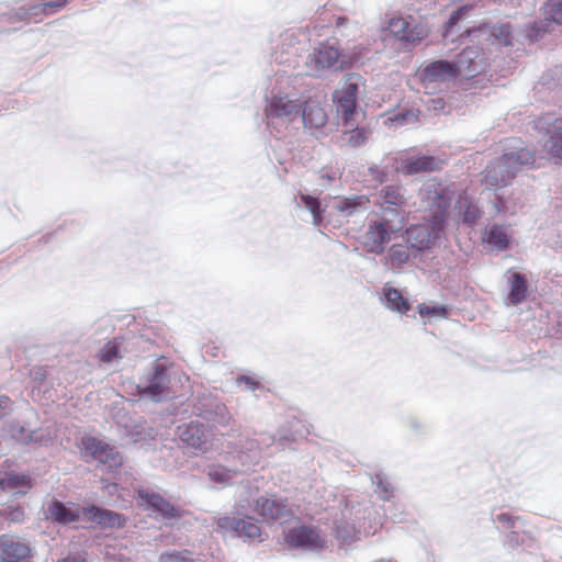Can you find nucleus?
Masks as SVG:
<instances>
[{
	"mask_svg": "<svg viewBox=\"0 0 562 562\" xmlns=\"http://www.w3.org/2000/svg\"><path fill=\"white\" fill-rule=\"evenodd\" d=\"M296 78L279 74L270 79L265 91V115L268 125L291 124L300 117L303 95L295 86Z\"/></svg>",
	"mask_w": 562,
	"mask_h": 562,
	"instance_id": "1",
	"label": "nucleus"
},
{
	"mask_svg": "<svg viewBox=\"0 0 562 562\" xmlns=\"http://www.w3.org/2000/svg\"><path fill=\"white\" fill-rule=\"evenodd\" d=\"M520 144L519 139H508L505 153L486 166L482 180L486 189L496 190L510 184L521 166L535 162V154Z\"/></svg>",
	"mask_w": 562,
	"mask_h": 562,
	"instance_id": "2",
	"label": "nucleus"
},
{
	"mask_svg": "<svg viewBox=\"0 0 562 562\" xmlns=\"http://www.w3.org/2000/svg\"><path fill=\"white\" fill-rule=\"evenodd\" d=\"M261 451L252 439L245 440L239 449L229 451L225 457V464H214L207 468V477L215 484L226 486L236 477L259 463Z\"/></svg>",
	"mask_w": 562,
	"mask_h": 562,
	"instance_id": "3",
	"label": "nucleus"
},
{
	"mask_svg": "<svg viewBox=\"0 0 562 562\" xmlns=\"http://www.w3.org/2000/svg\"><path fill=\"white\" fill-rule=\"evenodd\" d=\"M458 191L459 189L454 183L429 179L419 189L420 205L430 212L431 218H440L446 223L448 207Z\"/></svg>",
	"mask_w": 562,
	"mask_h": 562,
	"instance_id": "4",
	"label": "nucleus"
},
{
	"mask_svg": "<svg viewBox=\"0 0 562 562\" xmlns=\"http://www.w3.org/2000/svg\"><path fill=\"white\" fill-rule=\"evenodd\" d=\"M417 76L426 93H437L448 89L460 75L452 61L440 59L425 65Z\"/></svg>",
	"mask_w": 562,
	"mask_h": 562,
	"instance_id": "5",
	"label": "nucleus"
},
{
	"mask_svg": "<svg viewBox=\"0 0 562 562\" xmlns=\"http://www.w3.org/2000/svg\"><path fill=\"white\" fill-rule=\"evenodd\" d=\"M362 86V78L357 74L347 75L333 94V101L336 104L338 114L345 121V124L353 125L357 116L360 115L357 109V97L359 88Z\"/></svg>",
	"mask_w": 562,
	"mask_h": 562,
	"instance_id": "6",
	"label": "nucleus"
},
{
	"mask_svg": "<svg viewBox=\"0 0 562 562\" xmlns=\"http://www.w3.org/2000/svg\"><path fill=\"white\" fill-rule=\"evenodd\" d=\"M403 215L395 214V218L387 217V213L382 214L379 221L369 225L363 236L364 248L374 254L382 252L385 244L391 241L403 228Z\"/></svg>",
	"mask_w": 562,
	"mask_h": 562,
	"instance_id": "7",
	"label": "nucleus"
},
{
	"mask_svg": "<svg viewBox=\"0 0 562 562\" xmlns=\"http://www.w3.org/2000/svg\"><path fill=\"white\" fill-rule=\"evenodd\" d=\"M306 74L312 77H322L326 71L340 70L344 60H340L339 48L329 42L319 43L305 61Z\"/></svg>",
	"mask_w": 562,
	"mask_h": 562,
	"instance_id": "8",
	"label": "nucleus"
},
{
	"mask_svg": "<svg viewBox=\"0 0 562 562\" xmlns=\"http://www.w3.org/2000/svg\"><path fill=\"white\" fill-rule=\"evenodd\" d=\"M535 127L547 135L543 150L549 159L562 164V117L546 114L535 121Z\"/></svg>",
	"mask_w": 562,
	"mask_h": 562,
	"instance_id": "9",
	"label": "nucleus"
},
{
	"mask_svg": "<svg viewBox=\"0 0 562 562\" xmlns=\"http://www.w3.org/2000/svg\"><path fill=\"white\" fill-rule=\"evenodd\" d=\"M443 220H428L406 229L405 239L411 248L424 250L434 245L445 231Z\"/></svg>",
	"mask_w": 562,
	"mask_h": 562,
	"instance_id": "10",
	"label": "nucleus"
},
{
	"mask_svg": "<svg viewBox=\"0 0 562 562\" xmlns=\"http://www.w3.org/2000/svg\"><path fill=\"white\" fill-rule=\"evenodd\" d=\"M179 437L183 443L192 448L196 453L204 454L218 449L214 432L198 422H191L179 427Z\"/></svg>",
	"mask_w": 562,
	"mask_h": 562,
	"instance_id": "11",
	"label": "nucleus"
},
{
	"mask_svg": "<svg viewBox=\"0 0 562 562\" xmlns=\"http://www.w3.org/2000/svg\"><path fill=\"white\" fill-rule=\"evenodd\" d=\"M80 451L85 457H90L98 463L109 468L121 465L122 458L114 447L94 437H83L81 439Z\"/></svg>",
	"mask_w": 562,
	"mask_h": 562,
	"instance_id": "12",
	"label": "nucleus"
},
{
	"mask_svg": "<svg viewBox=\"0 0 562 562\" xmlns=\"http://www.w3.org/2000/svg\"><path fill=\"white\" fill-rule=\"evenodd\" d=\"M300 116L302 117L304 127L313 134L323 133V128L328 121L323 101L317 97H308L303 98Z\"/></svg>",
	"mask_w": 562,
	"mask_h": 562,
	"instance_id": "13",
	"label": "nucleus"
},
{
	"mask_svg": "<svg viewBox=\"0 0 562 562\" xmlns=\"http://www.w3.org/2000/svg\"><path fill=\"white\" fill-rule=\"evenodd\" d=\"M285 541L291 547L305 550H318L326 547L325 538L315 528L299 526L285 533Z\"/></svg>",
	"mask_w": 562,
	"mask_h": 562,
	"instance_id": "14",
	"label": "nucleus"
},
{
	"mask_svg": "<svg viewBox=\"0 0 562 562\" xmlns=\"http://www.w3.org/2000/svg\"><path fill=\"white\" fill-rule=\"evenodd\" d=\"M48 516L64 525L87 522L86 507H81L75 503H61L52 501L47 506Z\"/></svg>",
	"mask_w": 562,
	"mask_h": 562,
	"instance_id": "15",
	"label": "nucleus"
},
{
	"mask_svg": "<svg viewBox=\"0 0 562 562\" xmlns=\"http://www.w3.org/2000/svg\"><path fill=\"white\" fill-rule=\"evenodd\" d=\"M217 529L225 535L233 533L248 539H259L261 537L260 527L251 518L223 516L217 519Z\"/></svg>",
	"mask_w": 562,
	"mask_h": 562,
	"instance_id": "16",
	"label": "nucleus"
},
{
	"mask_svg": "<svg viewBox=\"0 0 562 562\" xmlns=\"http://www.w3.org/2000/svg\"><path fill=\"white\" fill-rule=\"evenodd\" d=\"M544 21L535 22L527 29L526 36L531 41H538L541 35L549 32L551 22L562 25V0H547L543 5Z\"/></svg>",
	"mask_w": 562,
	"mask_h": 562,
	"instance_id": "17",
	"label": "nucleus"
},
{
	"mask_svg": "<svg viewBox=\"0 0 562 562\" xmlns=\"http://www.w3.org/2000/svg\"><path fill=\"white\" fill-rule=\"evenodd\" d=\"M139 506L146 510H151L164 519H172L179 517V510L167 502L161 495L148 491H138Z\"/></svg>",
	"mask_w": 562,
	"mask_h": 562,
	"instance_id": "18",
	"label": "nucleus"
},
{
	"mask_svg": "<svg viewBox=\"0 0 562 562\" xmlns=\"http://www.w3.org/2000/svg\"><path fill=\"white\" fill-rule=\"evenodd\" d=\"M395 169L406 176L439 169V160L426 155L402 156L396 159Z\"/></svg>",
	"mask_w": 562,
	"mask_h": 562,
	"instance_id": "19",
	"label": "nucleus"
},
{
	"mask_svg": "<svg viewBox=\"0 0 562 562\" xmlns=\"http://www.w3.org/2000/svg\"><path fill=\"white\" fill-rule=\"evenodd\" d=\"M31 557V547L27 542L13 536L0 538V558L5 562H18Z\"/></svg>",
	"mask_w": 562,
	"mask_h": 562,
	"instance_id": "20",
	"label": "nucleus"
},
{
	"mask_svg": "<svg viewBox=\"0 0 562 562\" xmlns=\"http://www.w3.org/2000/svg\"><path fill=\"white\" fill-rule=\"evenodd\" d=\"M382 214L387 213V217L395 218V214L401 215L396 207H403L406 204L405 189L401 186H386L380 192Z\"/></svg>",
	"mask_w": 562,
	"mask_h": 562,
	"instance_id": "21",
	"label": "nucleus"
},
{
	"mask_svg": "<svg viewBox=\"0 0 562 562\" xmlns=\"http://www.w3.org/2000/svg\"><path fill=\"white\" fill-rule=\"evenodd\" d=\"M387 30L398 41L406 43H416L426 36L423 27H411V23L405 18H392L389 21Z\"/></svg>",
	"mask_w": 562,
	"mask_h": 562,
	"instance_id": "22",
	"label": "nucleus"
},
{
	"mask_svg": "<svg viewBox=\"0 0 562 562\" xmlns=\"http://www.w3.org/2000/svg\"><path fill=\"white\" fill-rule=\"evenodd\" d=\"M460 76L471 77L482 70L483 57L476 47H467L452 61Z\"/></svg>",
	"mask_w": 562,
	"mask_h": 562,
	"instance_id": "23",
	"label": "nucleus"
},
{
	"mask_svg": "<svg viewBox=\"0 0 562 562\" xmlns=\"http://www.w3.org/2000/svg\"><path fill=\"white\" fill-rule=\"evenodd\" d=\"M255 512L265 520H274L289 513L286 505L276 497L261 496L256 501Z\"/></svg>",
	"mask_w": 562,
	"mask_h": 562,
	"instance_id": "24",
	"label": "nucleus"
},
{
	"mask_svg": "<svg viewBox=\"0 0 562 562\" xmlns=\"http://www.w3.org/2000/svg\"><path fill=\"white\" fill-rule=\"evenodd\" d=\"M369 201L364 196L334 199L328 205L330 213L335 212L344 218L363 212L368 209Z\"/></svg>",
	"mask_w": 562,
	"mask_h": 562,
	"instance_id": "25",
	"label": "nucleus"
},
{
	"mask_svg": "<svg viewBox=\"0 0 562 562\" xmlns=\"http://www.w3.org/2000/svg\"><path fill=\"white\" fill-rule=\"evenodd\" d=\"M512 232L509 226L493 224L486 227L483 234V241L494 250H505L510 241Z\"/></svg>",
	"mask_w": 562,
	"mask_h": 562,
	"instance_id": "26",
	"label": "nucleus"
},
{
	"mask_svg": "<svg viewBox=\"0 0 562 562\" xmlns=\"http://www.w3.org/2000/svg\"><path fill=\"white\" fill-rule=\"evenodd\" d=\"M86 514H88L87 522H97L110 528H119L124 525V519L121 515L95 506L86 507Z\"/></svg>",
	"mask_w": 562,
	"mask_h": 562,
	"instance_id": "27",
	"label": "nucleus"
},
{
	"mask_svg": "<svg viewBox=\"0 0 562 562\" xmlns=\"http://www.w3.org/2000/svg\"><path fill=\"white\" fill-rule=\"evenodd\" d=\"M457 215L462 218L463 223L472 225L481 217V210L473 203L471 198L467 194H459L454 205Z\"/></svg>",
	"mask_w": 562,
	"mask_h": 562,
	"instance_id": "28",
	"label": "nucleus"
},
{
	"mask_svg": "<svg viewBox=\"0 0 562 562\" xmlns=\"http://www.w3.org/2000/svg\"><path fill=\"white\" fill-rule=\"evenodd\" d=\"M66 3H67V0H52V1L43 2V3L34 4V5L30 7L29 9L20 8L18 14L21 20L32 19L40 14L47 15V14H52V13L59 11L63 7L66 5Z\"/></svg>",
	"mask_w": 562,
	"mask_h": 562,
	"instance_id": "29",
	"label": "nucleus"
},
{
	"mask_svg": "<svg viewBox=\"0 0 562 562\" xmlns=\"http://www.w3.org/2000/svg\"><path fill=\"white\" fill-rule=\"evenodd\" d=\"M468 36H476V34L485 35L491 34L495 37L499 43L504 45H512V37L513 32L512 27L507 23H502L498 25L493 26L492 30H490L486 26H480L479 29L473 30H467Z\"/></svg>",
	"mask_w": 562,
	"mask_h": 562,
	"instance_id": "30",
	"label": "nucleus"
},
{
	"mask_svg": "<svg viewBox=\"0 0 562 562\" xmlns=\"http://www.w3.org/2000/svg\"><path fill=\"white\" fill-rule=\"evenodd\" d=\"M0 487L14 491L16 494H25L32 487V481L26 474H9L0 479Z\"/></svg>",
	"mask_w": 562,
	"mask_h": 562,
	"instance_id": "31",
	"label": "nucleus"
},
{
	"mask_svg": "<svg viewBox=\"0 0 562 562\" xmlns=\"http://www.w3.org/2000/svg\"><path fill=\"white\" fill-rule=\"evenodd\" d=\"M167 381L164 372H156L153 382L140 389L139 393L144 397L153 401H159L166 393Z\"/></svg>",
	"mask_w": 562,
	"mask_h": 562,
	"instance_id": "32",
	"label": "nucleus"
},
{
	"mask_svg": "<svg viewBox=\"0 0 562 562\" xmlns=\"http://www.w3.org/2000/svg\"><path fill=\"white\" fill-rule=\"evenodd\" d=\"M348 127H350V130H347L342 136H341V143L342 145H347V146H350V147H359L361 145H363L368 138H369V133L368 131H366L363 127H358L356 125V122L353 123V125L351 126L350 124H346Z\"/></svg>",
	"mask_w": 562,
	"mask_h": 562,
	"instance_id": "33",
	"label": "nucleus"
},
{
	"mask_svg": "<svg viewBox=\"0 0 562 562\" xmlns=\"http://www.w3.org/2000/svg\"><path fill=\"white\" fill-rule=\"evenodd\" d=\"M299 205L304 206L313 216V224L319 226L324 220L325 207H322L321 202L317 198L310 194H300Z\"/></svg>",
	"mask_w": 562,
	"mask_h": 562,
	"instance_id": "34",
	"label": "nucleus"
},
{
	"mask_svg": "<svg viewBox=\"0 0 562 562\" xmlns=\"http://www.w3.org/2000/svg\"><path fill=\"white\" fill-rule=\"evenodd\" d=\"M384 304L387 308L396 311L401 314L409 310L408 302L402 296V293L396 289L387 288L384 290Z\"/></svg>",
	"mask_w": 562,
	"mask_h": 562,
	"instance_id": "35",
	"label": "nucleus"
},
{
	"mask_svg": "<svg viewBox=\"0 0 562 562\" xmlns=\"http://www.w3.org/2000/svg\"><path fill=\"white\" fill-rule=\"evenodd\" d=\"M335 536L342 543L347 544L358 539V532L348 522H336Z\"/></svg>",
	"mask_w": 562,
	"mask_h": 562,
	"instance_id": "36",
	"label": "nucleus"
},
{
	"mask_svg": "<svg viewBox=\"0 0 562 562\" xmlns=\"http://www.w3.org/2000/svg\"><path fill=\"white\" fill-rule=\"evenodd\" d=\"M409 254L407 248L396 245L393 246L389 254V266L391 269H397L408 260Z\"/></svg>",
	"mask_w": 562,
	"mask_h": 562,
	"instance_id": "37",
	"label": "nucleus"
},
{
	"mask_svg": "<svg viewBox=\"0 0 562 562\" xmlns=\"http://www.w3.org/2000/svg\"><path fill=\"white\" fill-rule=\"evenodd\" d=\"M100 359L103 362H114L115 360L122 358L121 353V345L116 340L108 342L101 350H100Z\"/></svg>",
	"mask_w": 562,
	"mask_h": 562,
	"instance_id": "38",
	"label": "nucleus"
},
{
	"mask_svg": "<svg viewBox=\"0 0 562 562\" xmlns=\"http://www.w3.org/2000/svg\"><path fill=\"white\" fill-rule=\"evenodd\" d=\"M372 483L376 486L375 493L384 501H387L393 495V487L391 483L387 481L385 475L383 474H376L372 479Z\"/></svg>",
	"mask_w": 562,
	"mask_h": 562,
	"instance_id": "39",
	"label": "nucleus"
},
{
	"mask_svg": "<svg viewBox=\"0 0 562 562\" xmlns=\"http://www.w3.org/2000/svg\"><path fill=\"white\" fill-rule=\"evenodd\" d=\"M416 120L417 116L414 112L403 111L385 119L384 124L397 127L409 123H414Z\"/></svg>",
	"mask_w": 562,
	"mask_h": 562,
	"instance_id": "40",
	"label": "nucleus"
},
{
	"mask_svg": "<svg viewBox=\"0 0 562 562\" xmlns=\"http://www.w3.org/2000/svg\"><path fill=\"white\" fill-rule=\"evenodd\" d=\"M527 294L526 283H513L510 293L505 300L506 305H516L522 302Z\"/></svg>",
	"mask_w": 562,
	"mask_h": 562,
	"instance_id": "41",
	"label": "nucleus"
},
{
	"mask_svg": "<svg viewBox=\"0 0 562 562\" xmlns=\"http://www.w3.org/2000/svg\"><path fill=\"white\" fill-rule=\"evenodd\" d=\"M0 517L9 520L10 522L20 524L25 518V513L22 507L19 506H10L2 510H0Z\"/></svg>",
	"mask_w": 562,
	"mask_h": 562,
	"instance_id": "42",
	"label": "nucleus"
},
{
	"mask_svg": "<svg viewBox=\"0 0 562 562\" xmlns=\"http://www.w3.org/2000/svg\"><path fill=\"white\" fill-rule=\"evenodd\" d=\"M418 313L422 317L434 316V317H445L446 316V307L441 305H418Z\"/></svg>",
	"mask_w": 562,
	"mask_h": 562,
	"instance_id": "43",
	"label": "nucleus"
},
{
	"mask_svg": "<svg viewBox=\"0 0 562 562\" xmlns=\"http://www.w3.org/2000/svg\"><path fill=\"white\" fill-rule=\"evenodd\" d=\"M12 437L20 442H30L40 440V436L37 431H31L29 434L25 432L23 427H16L12 429Z\"/></svg>",
	"mask_w": 562,
	"mask_h": 562,
	"instance_id": "44",
	"label": "nucleus"
},
{
	"mask_svg": "<svg viewBox=\"0 0 562 562\" xmlns=\"http://www.w3.org/2000/svg\"><path fill=\"white\" fill-rule=\"evenodd\" d=\"M160 562H195L184 553L169 552L160 557Z\"/></svg>",
	"mask_w": 562,
	"mask_h": 562,
	"instance_id": "45",
	"label": "nucleus"
},
{
	"mask_svg": "<svg viewBox=\"0 0 562 562\" xmlns=\"http://www.w3.org/2000/svg\"><path fill=\"white\" fill-rule=\"evenodd\" d=\"M495 209L497 213H516V207L510 205L503 196L498 195L495 201Z\"/></svg>",
	"mask_w": 562,
	"mask_h": 562,
	"instance_id": "46",
	"label": "nucleus"
},
{
	"mask_svg": "<svg viewBox=\"0 0 562 562\" xmlns=\"http://www.w3.org/2000/svg\"><path fill=\"white\" fill-rule=\"evenodd\" d=\"M467 9L465 8H461L459 9L458 11H454L451 16L449 18L448 22H447V31H446V35H450L452 33V30L454 27V25L458 23V21L462 18V15L465 13Z\"/></svg>",
	"mask_w": 562,
	"mask_h": 562,
	"instance_id": "47",
	"label": "nucleus"
},
{
	"mask_svg": "<svg viewBox=\"0 0 562 562\" xmlns=\"http://www.w3.org/2000/svg\"><path fill=\"white\" fill-rule=\"evenodd\" d=\"M237 383H245L247 390L254 391L259 387V381L255 380L251 376L243 375L237 379Z\"/></svg>",
	"mask_w": 562,
	"mask_h": 562,
	"instance_id": "48",
	"label": "nucleus"
},
{
	"mask_svg": "<svg viewBox=\"0 0 562 562\" xmlns=\"http://www.w3.org/2000/svg\"><path fill=\"white\" fill-rule=\"evenodd\" d=\"M506 281H526V277L518 271L508 270L506 273Z\"/></svg>",
	"mask_w": 562,
	"mask_h": 562,
	"instance_id": "49",
	"label": "nucleus"
},
{
	"mask_svg": "<svg viewBox=\"0 0 562 562\" xmlns=\"http://www.w3.org/2000/svg\"><path fill=\"white\" fill-rule=\"evenodd\" d=\"M11 401L5 395H0V416L4 415L10 409Z\"/></svg>",
	"mask_w": 562,
	"mask_h": 562,
	"instance_id": "50",
	"label": "nucleus"
},
{
	"mask_svg": "<svg viewBox=\"0 0 562 562\" xmlns=\"http://www.w3.org/2000/svg\"><path fill=\"white\" fill-rule=\"evenodd\" d=\"M45 374H46V372H45V370H44V369H41V368H40V369H36V370L33 372V380H34L35 382H38V383H40V382H42V381H44V380H45Z\"/></svg>",
	"mask_w": 562,
	"mask_h": 562,
	"instance_id": "51",
	"label": "nucleus"
},
{
	"mask_svg": "<svg viewBox=\"0 0 562 562\" xmlns=\"http://www.w3.org/2000/svg\"><path fill=\"white\" fill-rule=\"evenodd\" d=\"M58 562H85V560L81 557L78 555H68Z\"/></svg>",
	"mask_w": 562,
	"mask_h": 562,
	"instance_id": "52",
	"label": "nucleus"
},
{
	"mask_svg": "<svg viewBox=\"0 0 562 562\" xmlns=\"http://www.w3.org/2000/svg\"><path fill=\"white\" fill-rule=\"evenodd\" d=\"M376 179H378L380 182H383V181H384V173H383V172H379V176H376Z\"/></svg>",
	"mask_w": 562,
	"mask_h": 562,
	"instance_id": "53",
	"label": "nucleus"
},
{
	"mask_svg": "<svg viewBox=\"0 0 562 562\" xmlns=\"http://www.w3.org/2000/svg\"><path fill=\"white\" fill-rule=\"evenodd\" d=\"M217 411H218L220 413H222V412H224V411H225V407H224L223 405H218V406H217Z\"/></svg>",
	"mask_w": 562,
	"mask_h": 562,
	"instance_id": "54",
	"label": "nucleus"
}]
</instances>
